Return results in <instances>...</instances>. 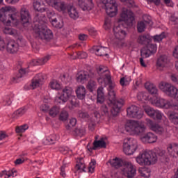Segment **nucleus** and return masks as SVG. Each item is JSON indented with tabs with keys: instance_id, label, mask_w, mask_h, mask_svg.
Instances as JSON below:
<instances>
[{
	"instance_id": "nucleus-1",
	"label": "nucleus",
	"mask_w": 178,
	"mask_h": 178,
	"mask_svg": "<svg viewBox=\"0 0 178 178\" xmlns=\"http://www.w3.org/2000/svg\"><path fill=\"white\" fill-rule=\"evenodd\" d=\"M145 88L150 94L155 95L150 99V102L154 106L161 108V109H175L178 111V102L173 103L172 101H169L163 98L158 97V88L154 83L146 82Z\"/></svg>"
},
{
	"instance_id": "nucleus-2",
	"label": "nucleus",
	"mask_w": 178,
	"mask_h": 178,
	"mask_svg": "<svg viewBox=\"0 0 178 178\" xmlns=\"http://www.w3.org/2000/svg\"><path fill=\"white\" fill-rule=\"evenodd\" d=\"M147 128L144 123L133 120H129L124 124V130L131 136H140L145 133Z\"/></svg>"
},
{
	"instance_id": "nucleus-3",
	"label": "nucleus",
	"mask_w": 178,
	"mask_h": 178,
	"mask_svg": "<svg viewBox=\"0 0 178 178\" xmlns=\"http://www.w3.org/2000/svg\"><path fill=\"white\" fill-rule=\"evenodd\" d=\"M136 161L140 166H149L154 165L158 161L156 154L151 150H147L140 153L136 158Z\"/></svg>"
},
{
	"instance_id": "nucleus-4",
	"label": "nucleus",
	"mask_w": 178,
	"mask_h": 178,
	"mask_svg": "<svg viewBox=\"0 0 178 178\" xmlns=\"http://www.w3.org/2000/svg\"><path fill=\"white\" fill-rule=\"evenodd\" d=\"M108 98L112 108L111 113L113 116H116L120 112L124 101L122 99L116 100V92L115 90H108Z\"/></svg>"
},
{
	"instance_id": "nucleus-5",
	"label": "nucleus",
	"mask_w": 178,
	"mask_h": 178,
	"mask_svg": "<svg viewBox=\"0 0 178 178\" xmlns=\"http://www.w3.org/2000/svg\"><path fill=\"white\" fill-rule=\"evenodd\" d=\"M44 23L45 21L43 23H39L38 26H35L33 31L38 35L39 38H41V40L51 41V40L54 38V33H52V31L48 29V27L42 26Z\"/></svg>"
},
{
	"instance_id": "nucleus-6",
	"label": "nucleus",
	"mask_w": 178,
	"mask_h": 178,
	"mask_svg": "<svg viewBox=\"0 0 178 178\" xmlns=\"http://www.w3.org/2000/svg\"><path fill=\"white\" fill-rule=\"evenodd\" d=\"M47 0H35L33 2V8L36 12H40L35 16L34 20L36 23H44L45 22V15H42V12L47 10L45 3Z\"/></svg>"
},
{
	"instance_id": "nucleus-7",
	"label": "nucleus",
	"mask_w": 178,
	"mask_h": 178,
	"mask_svg": "<svg viewBox=\"0 0 178 178\" xmlns=\"http://www.w3.org/2000/svg\"><path fill=\"white\" fill-rule=\"evenodd\" d=\"M122 147L126 155H133L138 149V143L133 138H127L124 140Z\"/></svg>"
},
{
	"instance_id": "nucleus-8",
	"label": "nucleus",
	"mask_w": 178,
	"mask_h": 178,
	"mask_svg": "<svg viewBox=\"0 0 178 178\" xmlns=\"http://www.w3.org/2000/svg\"><path fill=\"white\" fill-rule=\"evenodd\" d=\"M160 90L167 94L168 97L178 99V89L167 82H161L159 86Z\"/></svg>"
},
{
	"instance_id": "nucleus-9",
	"label": "nucleus",
	"mask_w": 178,
	"mask_h": 178,
	"mask_svg": "<svg viewBox=\"0 0 178 178\" xmlns=\"http://www.w3.org/2000/svg\"><path fill=\"white\" fill-rule=\"evenodd\" d=\"M105 6L106 13L110 17H113L118 15V4L115 0H102Z\"/></svg>"
},
{
	"instance_id": "nucleus-10",
	"label": "nucleus",
	"mask_w": 178,
	"mask_h": 178,
	"mask_svg": "<svg viewBox=\"0 0 178 178\" xmlns=\"http://www.w3.org/2000/svg\"><path fill=\"white\" fill-rule=\"evenodd\" d=\"M134 13H133L129 9L122 8L120 14V18L118 19V23L124 22L125 24L131 26H133V22H134Z\"/></svg>"
},
{
	"instance_id": "nucleus-11",
	"label": "nucleus",
	"mask_w": 178,
	"mask_h": 178,
	"mask_svg": "<svg viewBox=\"0 0 178 178\" xmlns=\"http://www.w3.org/2000/svg\"><path fill=\"white\" fill-rule=\"evenodd\" d=\"M16 10V8L11 6L2 7L0 9V21L2 22L5 26H10L12 21H10V15L8 14L10 11Z\"/></svg>"
},
{
	"instance_id": "nucleus-12",
	"label": "nucleus",
	"mask_w": 178,
	"mask_h": 178,
	"mask_svg": "<svg viewBox=\"0 0 178 178\" xmlns=\"http://www.w3.org/2000/svg\"><path fill=\"white\" fill-rule=\"evenodd\" d=\"M127 115L129 118H132L134 119H141L144 115V113L140 107L132 105L127 108Z\"/></svg>"
},
{
	"instance_id": "nucleus-13",
	"label": "nucleus",
	"mask_w": 178,
	"mask_h": 178,
	"mask_svg": "<svg viewBox=\"0 0 178 178\" xmlns=\"http://www.w3.org/2000/svg\"><path fill=\"white\" fill-rule=\"evenodd\" d=\"M147 126L152 130V131H154L157 134H160L161 136H166L168 134V130L166 128L156 124L150 119L147 120Z\"/></svg>"
},
{
	"instance_id": "nucleus-14",
	"label": "nucleus",
	"mask_w": 178,
	"mask_h": 178,
	"mask_svg": "<svg viewBox=\"0 0 178 178\" xmlns=\"http://www.w3.org/2000/svg\"><path fill=\"white\" fill-rule=\"evenodd\" d=\"M46 2L58 12H65L67 9V5L60 0H46Z\"/></svg>"
},
{
	"instance_id": "nucleus-15",
	"label": "nucleus",
	"mask_w": 178,
	"mask_h": 178,
	"mask_svg": "<svg viewBox=\"0 0 178 178\" xmlns=\"http://www.w3.org/2000/svg\"><path fill=\"white\" fill-rule=\"evenodd\" d=\"M122 172L125 176L128 178H132L134 176H136L137 170L133 163L130 162H127L124 165L122 168Z\"/></svg>"
},
{
	"instance_id": "nucleus-16",
	"label": "nucleus",
	"mask_w": 178,
	"mask_h": 178,
	"mask_svg": "<svg viewBox=\"0 0 178 178\" xmlns=\"http://www.w3.org/2000/svg\"><path fill=\"white\" fill-rule=\"evenodd\" d=\"M20 23H22L24 27L31 26L30 24V13L24 7H22L20 10Z\"/></svg>"
},
{
	"instance_id": "nucleus-17",
	"label": "nucleus",
	"mask_w": 178,
	"mask_h": 178,
	"mask_svg": "<svg viewBox=\"0 0 178 178\" xmlns=\"http://www.w3.org/2000/svg\"><path fill=\"white\" fill-rule=\"evenodd\" d=\"M98 83L99 84H102V86H104V87H106V86H108V91H115V88L116 87V83L115 82L112 81V76H110L106 79H97Z\"/></svg>"
},
{
	"instance_id": "nucleus-18",
	"label": "nucleus",
	"mask_w": 178,
	"mask_h": 178,
	"mask_svg": "<svg viewBox=\"0 0 178 178\" xmlns=\"http://www.w3.org/2000/svg\"><path fill=\"white\" fill-rule=\"evenodd\" d=\"M113 33L115 38H116V40H118V41H122V40H124V38H126V35H127L126 31L123 30L120 25L114 26Z\"/></svg>"
},
{
	"instance_id": "nucleus-19",
	"label": "nucleus",
	"mask_w": 178,
	"mask_h": 178,
	"mask_svg": "<svg viewBox=\"0 0 178 178\" xmlns=\"http://www.w3.org/2000/svg\"><path fill=\"white\" fill-rule=\"evenodd\" d=\"M44 75L42 74H36L32 79V82L30 84V87L32 90H35L37 87H40L44 83Z\"/></svg>"
},
{
	"instance_id": "nucleus-20",
	"label": "nucleus",
	"mask_w": 178,
	"mask_h": 178,
	"mask_svg": "<svg viewBox=\"0 0 178 178\" xmlns=\"http://www.w3.org/2000/svg\"><path fill=\"white\" fill-rule=\"evenodd\" d=\"M143 21L138 22L137 24V30L138 33H144L147 27V24L151 23V17L148 15L143 16Z\"/></svg>"
},
{
	"instance_id": "nucleus-21",
	"label": "nucleus",
	"mask_w": 178,
	"mask_h": 178,
	"mask_svg": "<svg viewBox=\"0 0 178 178\" xmlns=\"http://www.w3.org/2000/svg\"><path fill=\"white\" fill-rule=\"evenodd\" d=\"M19 47L17 42L12 40L7 42L6 50L8 54H16L19 51Z\"/></svg>"
},
{
	"instance_id": "nucleus-22",
	"label": "nucleus",
	"mask_w": 178,
	"mask_h": 178,
	"mask_svg": "<svg viewBox=\"0 0 178 178\" xmlns=\"http://www.w3.org/2000/svg\"><path fill=\"white\" fill-rule=\"evenodd\" d=\"M169 59L166 56H161L156 61V69L158 70H163L164 67H168L169 66Z\"/></svg>"
},
{
	"instance_id": "nucleus-23",
	"label": "nucleus",
	"mask_w": 178,
	"mask_h": 178,
	"mask_svg": "<svg viewBox=\"0 0 178 178\" xmlns=\"http://www.w3.org/2000/svg\"><path fill=\"white\" fill-rule=\"evenodd\" d=\"M167 152L170 156L176 158L178 156V145L176 143H170L167 145Z\"/></svg>"
},
{
	"instance_id": "nucleus-24",
	"label": "nucleus",
	"mask_w": 178,
	"mask_h": 178,
	"mask_svg": "<svg viewBox=\"0 0 178 178\" xmlns=\"http://www.w3.org/2000/svg\"><path fill=\"white\" fill-rule=\"evenodd\" d=\"M60 94L61 96H63L64 101L67 102V101H69V99L72 98V97H73L74 91L71 87L67 86L62 90Z\"/></svg>"
},
{
	"instance_id": "nucleus-25",
	"label": "nucleus",
	"mask_w": 178,
	"mask_h": 178,
	"mask_svg": "<svg viewBox=\"0 0 178 178\" xmlns=\"http://www.w3.org/2000/svg\"><path fill=\"white\" fill-rule=\"evenodd\" d=\"M97 73L100 76L99 79H102V80H105L106 79H108V77L111 76V72H109V70H108L107 67L104 65H100L97 68Z\"/></svg>"
},
{
	"instance_id": "nucleus-26",
	"label": "nucleus",
	"mask_w": 178,
	"mask_h": 178,
	"mask_svg": "<svg viewBox=\"0 0 178 178\" xmlns=\"http://www.w3.org/2000/svg\"><path fill=\"white\" fill-rule=\"evenodd\" d=\"M78 5L81 8L82 10H88L94 6L92 0H78Z\"/></svg>"
},
{
	"instance_id": "nucleus-27",
	"label": "nucleus",
	"mask_w": 178,
	"mask_h": 178,
	"mask_svg": "<svg viewBox=\"0 0 178 178\" xmlns=\"http://www.w3.org/2000/svg\"><path fill=\"white\" fill-rule=\"evenodd\" d=\"M156 140H158V136L151 132L147 133L146 135L141 138V140L143 143H149V144L156 143Z\"/></svg>"
},
{
	"instance_id": "nucleus-28",
	"label": "nucleus",
	"mask_w": 178,
	"mask_h": 178,
	"mask_svg": "<svg viewBox=\"0 0 178 178\" xmlns=\"http://www.w3.org/2000/svg\"><path fill=\"white\" fill-rule=\"evenodd\" d=\"M88 79H90V74L86 71H81L76 75L77 83H81V84H84Z\"/></svg>"
},
{
	"instance_id": "nucleus-29",
	"label": "nucleus",
	"mask_w": 178,
	"mask_h": 178,
	"mask_svg": "<svg viewBox=\"0 0 178 178\" xmlns=\"http://www.w3.org/2000/svg\"><path fill=\"white\" fill-rule=\"evenodd\" d=\"M3 34H6L8 35H13V37L17 38L20 35V33L15 29L7 25L3 29Z\"/></svg>"
},
{
	"instance_id": "nucleus-30",
	"label": "nucleus",
	"mask_w": 178,
	"mask_h": 178,
	"mask_svg": "<svg viewBox=\"0 0 178 178\" xmlns=\"http://www.w3.org/2000/svg\"><path fill=\"white\" fill-rule=\"evenodd\" d=\"M49 59H51V56L47 55V56L43 57L42 58L33 60L31 62L30 65L31 66H38L40 65H45V63H47V62H48V60H49Z\"/></svg>"
},
{
	"instance_id": "nucleus-31",
	"label": "nucleus",
	"mask_w": 178,
	"mask_h": 178,
	"mask_svg": "<svg viewBox=\"0 0 178 178\" xmlns=\"http://www.w3.org/2000/svg\"><path fill=\"white\" fill-rule=\"evenodd\" d=\"M75 92L79 99H84L86 98V94H87V90L84 86H79L76 88Z\"/></svg>"
},
{
	"instance_id": "nucleus-32",
	"label": "nucleus",
	"mask_w": 178,
	"mask_h": 178,
	"mask_svg": "<svg viewBox=\"0 0 178 178\" xmlns=\"http://www.w3.org/2000/svg\"><path fill=\"white\" fill-rule=\"evenodd\" d=\"M93 49L97 56H108V48L101 46H95Z\"/></svg>"
},
{
	"instance_id": "nucleus-33",
	"label": "nucleus",
	"mask_w": 178,
	"mask_h": 178,
	"mask_svg": "<svg viewBox=\"0 0 178 178\" xmlns=\"http://www.w3.org/2000/svg\"><path fill=\"white\" fill-rule=\"evenodd\" d=\"M137 42L142 45H147L149 42H151V36L149 34L141 35L138 36Z\"/></svg>"
},
{
	"instance_id": "nucleus-34",
	"label": "nucleus",
	"mask_w": 178,
	"mask_h": 178,
	"mask_svg": "<svg viewBox=\"0 0 178 178\" xmlns=\"http://www.w3.org/2000/svg\"><path fill=\"white\" fill-rule=\"evenodd\" d=\"M97 104H104L105 102V94L104 93V88L100 87L97 89Z\"/></svg>"
},
{
	"instance_id": "nucleus-35",
	"label": "nucleus",
	"mask_w": 178,
	"mask_h": 178,
	"mask_svg": "<svg viewBox=\"0 0 178 178\" xmlns=\"http://www.w3.org/2000/svg\"><path fill=\"white\" fill-rule=\"evenodd\" d=\"M68 15L71 19H74V20H76V19H79V11L74 8V6H70V8H68Z\"/></svg>"
},
{
	"instance_id": "nucleus-36",
	"label": "nucleus",
	"mask_w": 178,
	"mask_h": 178,
	"mask_svg": "<svg viewBox=\"0 0 178 178\" xmlns=\"http://www.w3.org/2000/svg\"><path fill=\"white\" fill-rule=\"evenodd\" d=\"M53 27H56V29H62L63 27V21L60 19H57L54 17L50 20Z\"/></svg>"
},
{
	"instance_id": "nucleus-37",
	"label": "nucleus",
	"mask_w": 178,
	"mask_h": 178,
	"mask_svg": "<svg viewBox=\"0 0 178 178\" xmlns=\"http://www.w3.org/2000/svg\"><path fill=\"white\" fill-rule=\"evenodd\" d=\"M93 145H95V148H106V143L105 142V139L102 138L99 140H94Z\"/></svg>"
},
{
	"instance_id": "nucleus-38",
	"label": "nucleus",
	"mask_w": 178,
	"mask_h": 178,
	"mask_svg": "<svg viewBox=\"0 0 178 178\" xmlns=\"http://www.w3.org/2000/svg\"><path fill=\"white\" fill-rule=\"evenodd\" d=\"M10 19H11L10 22L14 24L15 26H19L20 23V16L18 13H13L10 15Z\"/></svg>"
},
{
	"instance_id": "nucleus-39",
	"label": "nucleus",
	"mask_w": 178,
	"mask_h": 178,
	"mask_svg": "<svg viewBox=\"0 0 178 178\" xmlns=\"http://www.w3.org/2000/svg\"><path fill=\"white\" fill-rule=\"evenodd\" d=\"M75 169H76V170H79V172H86V164L84 163L83 159H79L77 161Z\"/></svg>"
},
{
	"instance_id": "nucleus-40",
	"label": "nucleus",
	"mask_w": 178,
	"mask_h": 178,
	"mask_svg": "<svg viewBox=\"0 0 178 178\" xmlns=\"http://www.w3.org/2000/svg\"><path fill=\"white\" fill-rule=\"evenodd\" d=\"M49 87L51 88V90H55L56 91H59L60 88H62V86H60V83L56 80H52L49 83Z\"/></svg>"
},
{
	"instance_id": "nucleus-41",
	"label": "nucleus",
	"mask_w": 178,
	"mask_h": 178,
	"mask_svg": "<svg viewBox=\"0 0 178 178\" xmlns=\"http://www.w3.org/2000/svg\"><path fill=\"white\" fill-rule=\"evenodd\" d=\"M110 163L111 166H113V168H115V169H118V168H120V166H122L123 161H122V159H120L115 158L111 160Z\"/></svg>"
},
{
	"instance_id": "nucleus-42",
	"label": "nucleus",
	"mask_w": 178,
	"mask_h": 178,
	"mask_svg": "<svg viewBox=\"0 0 178 178\" xmlns=\"http://www.w3.org/2000/svg\"><path fill=\"white\" fill-rule=\"evenodd\" d=\"M168 119L170 120L171 123H173L174 124H178V113L172 112L170 114H168Z\"/></svg>"
},
{
	"instance_id": "nucleus-43",
	"label": "nucleus",
	"mask_w": 178,
	"mask_h": 178,
	"mask_svg": "<svg viewBox=\"0 0 178 178\" xmlns=\"http://www.w3.org/2000/svg\"><path fill=\"white\" fill-rule=\"evenodd\" d=\"M58 140H59V135L58 134H51L46 138V141L49 144H55Z\"/></svg>"
},
{
	"instance_id": "nucleus-44",
	"label": "nucleus",
	"mask_w": 178,
	"mask_h": 178,
	"mask_svg": "<svg viewBox=\"0 0 178 178\" xmlns=\"http://www.w3.org/2000/svg\"><path fill=\"white\" fill-rule=\"evenodd\" d=\"M143 109L145 113L148 115V116H149L150 118H154V115L155 114L156 110L154 109L152 107L149 106H145L143 107Z\"/></svg>"
},
{
	"instance_id": "nucleus-45",
	"label": "nucleus",
	"mask_w": 178,
	"mask_h": 178,
	"mask_svg": "<svg viewBox=\"0 0 178 178\" xmlns=\"http://www.w3.org/2000/svg\"><path fill=\"white\" fill-rule=\"evenodd\" d=\"M137 98L138 101H151L152 98H149V96L148 95V93L147 92H139L137 95Z\"/></svg>"
},
{
	"instance_id": "nucleus-46",
	"label": "nucleus",
	"mask_w": 178,
	"mask_h": 178,
	"mask_svg": "<svg viewBox=\"0 0 178 178\" xmlns=\"http://www.w3.org/2000/svg\"><path fill=\"white\" fill-rule=\"evenodd\" d=\"M86 127H81V128H76L74 131V134L75 136H78L79 137H83V136H86Z\"/></svg>"
},
{
	"instance_id": "nucleus-47",
	"label": "nucleus",
	"mask_w": 178,
	"mask_h": 178,
	"mask_svg": "<svg viewBox=\"0 0 178 178\" xmlns=\"http://www.w3.org/2000/svg\"><path fill=\"white\" fill-rule=\"evenodd\" d=\"M138 172L142 177L149 178L151 176V172L147 168H139Z\"/></svg>"
},
{
	"instance_id": "nucleus-48",
	"label": "nucleus",
	"mask_w": 178,
	"mask_h": 178,
	"mask_svg": "<svg viewBox=\"0 0 178 178\" xmlns=\"http://www.w3.org/2000/svg\"><path fill=\"white\" fill-rule=\"evenodd\" d=\"M55 104H60L63 105V104H66L65 99H63L60 92H58L54 98Z\"/></svg>"
},
{
	"instance_id": "nucleus-49",
	"label": "nucleus",
	"mask_w": 178,
	"mask_h": 178,
	"mask_svg": "<svg viewBox=\"0 0 178 178\" xmlns=\"http://www.w3.org/2000/svg\"><path fill=\"white\" fill-rule=\"evenodd\" d=\"M60 111V108L56 106H53L49 111V115L51 116V118H55L57 115L59 114V112Z\"/></svg>"
},
{
	"instance_id": "nucleus-50",
	"label": "nucleus",
	"mask_w": 178,
	"mask_h": 178,
	"mask_svg": "<svg viewBox=\"0 0 178 178\" xmlns=\"http://www.w3.org/2000/svg\"><path fill=\"white\" fill-rule=\"evenodd\" d=\"M152 51L148 49L147 47H144L140 51V55L142 58H149L152 55Z\"/></svg>"
},
{
	"instance_id": "nucleus-51",
	"label": "nucleus",
	"mask_w": 178,
	"mask_h": 178,
	"mask_svg": "<svg viewBox=\"0 0 178 178\" xmlns=\"http://www.w3.org/2000/svg\"><path fill=\"white\" fill-rule=\"evenodd\" d=\"M99 113L102 116H109V108L106 105H102L100 108Z\"/></svg>"
},
{
	"instance_id": "nucleus-52",
	"label": "nucleus",
	"mask_w": 178,
	"mask_h": 178,
	"mask_svg": "<svg viewBox=\"0 0 178 178\" xmlns=\"http://www.w3.org/2000/svg\"><path fill=\"white\" fill-rule=\"evenodd\" d=\"M165 118V115L163 114L162 111L159 110H156L154 114L153 119H155L156 120H162Z\"/></svg>"
},
{
	"instance_id": "nucleus-53",
	"label": "nucleus",
	"mask_w": 178,
	"mask_h": 178,
	"mask_svg": "<svg viewBox=\"0 0 178 178\" xmlns=\"http://www.w3.org/2000/svg\"><path fill=\"white\" fill-rule=\"evenodd\" d=\"M26 112H27V109H26V108L22 107L19 108L18 110L15 111L14 112V115L15 116H16V118H20L22 116H23V115H24V113H26Z\"/></svg>"
},
{
	"instance_id": "nucleus-54",
	"label": "nucleus",
	"mask_w": 178,
	"mask_h": 178,
	"mask_svg": "<svg viewBox=\"0 0 178 178\" xmlns=\"http://www.w3.org/2000/svg\"><path fill=\"white\" fill-rule=\"evenodd\" d=\"M87 88L90 92H92V91L97 88V82L92 80L89 81L87 85Z\"/></svg>"
},
{
	"instance_id": "nucleus-55",
	"label": "nucleus",
	"mask_w": 178,
	"mask_h": 178,
	"mask_svg": "<svg viewBox=\"0 0 178 178\" xmlns=\"http://www.w3.org/2000/svg\"><path fill=\"white\" fill-rule=\"evenodd\" d=\"M166 37L165 32H162L160 35H156L153 36V40L154 42H161L163 38Z\"/></svg>"
},
{
	"instance_id": "nucleus-56",
	"label": "nucleus",
	"mask_w": 178,
	"mask_h": 178,
	"mask_svg": "<svg viewBox=\"0 0 178 178\" xmlns=\"http://www.w3.org/2000/svg\"><path fill=\"white\" fill-rule=\"evenodd\" d=\"M70 104L71 106H69L70 109H73L76 106H79V103L76 101V96L73 94V96L70 99Z\"/></svg>"
},
{
	"instance_id": "nucleus-57",
	"label": "nucleus",
	"mask_w": 178,
	"mask_h": 178,
	"mask_svg": "<svg viewBox=\"0 0 178 178\" xmlns=\"http://www.w3.org/2000/svg\"><path fill=\"white\" fill-rule=\"evenodd\" d=\"M130 81H131L130 77L125 76L120 79V84L124 87V86H127Z\"/></svg>"
},
{
	"instance_id": "nucleus-58",
	"label": "nucleus",
	"mask_w": 178,
	"mask_h": 178,
	"mask_svg": "<svg viewBox=\"0 0 178 178\" xmlns=\"http://www.w3.org/2000/svg\"><path fill=\"white\" fill-rule=\"evenodd\" d=\"M146 48L149 49L152 54H155L156 51L158 50V47L156 44H151V43H147L146 44Z\"/></svg>"
},
{
	"instance_id": "nucleus-59",
	"label": "nucleus",
	"mask_w": 178,
	"mask_h": 178,
	"mask_svg": "<svg viewBox=\"0 0 178 178\" xmlns=\"http://www.w3.org/2000/svg\"><path fill=\"white\" fill-rule=\"evenodd\" d=\"M3 104L5 106H9L12 104V95H6L3 97Z\"/></svg>"
},
{
	"instance_id": "nucleus-60",
	"label": "nucleus",
	"mask_w": 178,
	"mask_h": 178,
	"mask_svg": "<svg viewBox=\"0 0 178 178\" xmlns=\"http://www.w3.org/2000/svg\"><path fill=\"white\" fill-rule=\"evenodd\" d=\"M68 118H69V113H67L66 110H63L60 114V117H59L60 120L65 122L67 120Z\"/></svg>"
},
{
	"instance_id": "nucleus-61",
	"label": "nucleus",
	"mask_w": 178,
	"mask_h": 178,
	"mask_svg": "<svg viewBox=\"0 0 178 178\" xmlns=\"http://www.w3.org/2000/svg\"><path fill=\"white\" fill-rule=\"evenodd\" d=\"M77 123V120L76 118H71L68 125L66 126L67 130H72V127H74Z\"/></svg>"
},
{
	"instance_id": "nucleus-62",
	"label": "nucleus",
	"mask_w": 178,
	"mask_h": 178,
	"mask_svg": "<svg viewBox=\"0 0 178 178\" xmlns=\"http://www.w3.org/2000/svg\"><path fill=\"white\" fill-rule=\"evenodd\" d=\"M27 73V72H26V70L24 69H20L19 70V74L16 77H14V81L15 83H17V79H22V77H24V75Z\"/></svg>"
},
{
	"instance_id": "nucleus-63",
	"label": "nucleus",
	"mask_w": 178,
	"mask_h": 178,
	"mask_svg": "<svg viewBox=\"0 0 178 178\" xmlns=\"http://www.w3.org/2000/svg\"><path fill=\"white\" fill-rule=\"evenodd\" d=\"M29 129V125L24 124L20 127H17L15 129L16 133H24L26 130Z\"/></svg>"
},
{
	"instance_id": "nucleus-64",
	"label": "nucleus",
	"mask_w": 178,
	"mask_h": 178,
	"mask_svg": "<svg viewBox=\"0 0 178 178\" xmlns=\"http://www.w3.org/2000/svg\"><path fill=\"white\" fill-rule=\"evenodd\" d=\"M13 175V172L12 171H6L3 170L1 172H0V177H3L4 176L5 178H10V176Z\"/></svg>"
}]
</instances>
